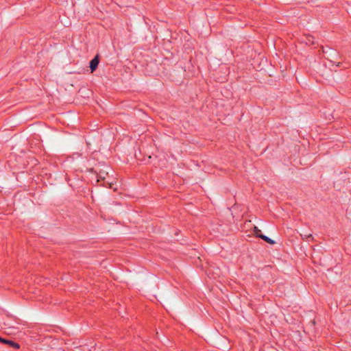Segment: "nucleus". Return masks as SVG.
Returning <instances> with one entry per match:
<instances>
[{
    "instance_id": "f257e3e1",
    "label": "nucleus",
    "mask_w": 351,
    "mask_h": 351,
    "mask_svg": "<svg viewBox=\"0 0 351 351\" xmlns=\"http://www.w3.org/2000/svg\"><path fill=\"white\" fill-rule=\"evenodd\" d=\"M253 232L256 237L263 239L264 241H265L269 244H271V245L275 244L276 242L274 240H272L271 239L269 238L268 237L263 234L261 233V230L258 229V228L257 226H254Z\"/></svg>"
},
{
    "instance_id": "f03ea898",
    "label": "nucleus",
    "mask_w": 351,
    "mask_h": 351,
    "mask_svg": "<svg viewBox=\"0 0 351 351\" xmlns=\"http://www.w3.org/2000/svg\"><path fill=\"white\" fill-rule=\"evenodd\" d=\"M99 63V55H96L90 62V69L91 73L94 72L98 67V64Z\"/></svg>"
},
{
    "instance_id": "7ed1b4c3",
    "label": "nucleus",
    "mask_w": 351,
    "mask_h": 351,
    "mask_svg": "<svg viewBox=\"0 0 351 351\" xmlns=\"http://www.w3.org/2000/svg\"><path fill=\"white\" fill-rule=\"evenodd\" d=\"M3 343L5 345H8L11 348H13L14 349H19L20 348V345L18 343L10 339H4Z\"/></svg>"
},
{
    "instance_id": "20e7f679",
    "label": "nucleus",
    "mask_w": 351,
    "mask_h": 351,
    "mask_svg": "<svg viewBox=\"0 0 351 351\" xmlns=\"http://www.w3.org/2000/svg\"><path fill=\"white\" fill-rule=\"evenodd\" d=\"M305 42L307 45H313L314 44V37L311 35L306 36Z\"/></svg>"
},
{
    "instance_id": "39448f33",
    "label": "nucleus",
    "mask_w": 351,
    "mask_h": 351,
    "mask_svg": "<svg viewBox=\"0 0 351 351\" xmlns=\"http://www.w3.org/2000/svg\"><path fill=\"white\" fill-rule=\"evenodd\" d=\"M301 237H302V239H311V240L313 239V237L311 234H301Z\"/></svg>"
},
{
    "instance_id": "423d86ee",
    "label": "nucleus",
    "mask_w": 351,
    "mask_h": 351,
    "mask_svg": "<svg viewBox=\"0 0 351 351\" xmlns=\"http://www.w3.org/2000/svg\"><path fill=\"white\" fill-rule=\"evenodd\" d=\"M3 341H4V338L0 337V343H3Z\"/></svg>"
}]
</instances>
